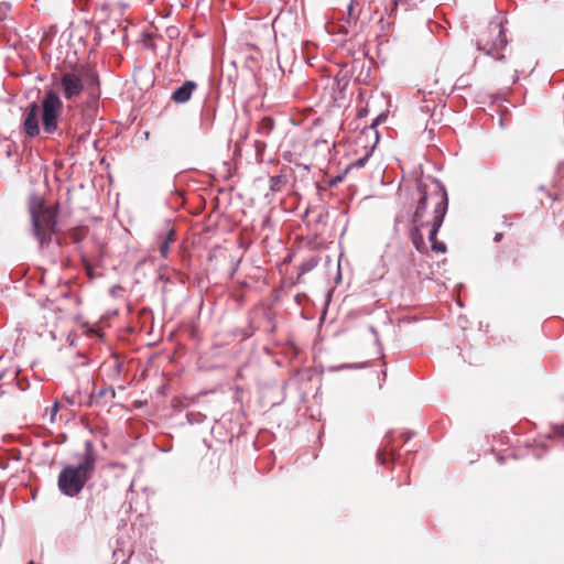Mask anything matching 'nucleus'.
<instances>
[{
	"label": "nucleus",
	"mask_w": 564,
	"mask_h": 564,
	"mask_svg": "<svg viewBox=\"0 0 564 564\" xmlns=\"http://www.w3.org/2000/svg\"><path fill=\"white\" fill-rule=\"evenodd\" d=\"M116 368H117V372L119 373L120 370H121V365L120 364H116Z\"/></svg>",
	"instance_id": "obj_27"
},
{
	"label": "nucleus",
	"mask_w": 564,
	"mask_h": 564,
	"mask_svg": "<svg viewBox=\"0 0 564 564\" xmlns=\"http://www.w3.org/2000/svg\"><path fill=\"white\" fill-rule=\"evenodd\" d=\"M288 184V177L284 174H279L270 177V191L272 193L281 192Z\"/></svg>",
	"instance_id": "obj_12"
},
{
	"label": "nucleus",
	"mask_w": 564,
	"mask_h": 564,
	"mask_svg": "<svg viewBox=\"0 0 564 564\" xmlns=\"http://www.w3.org/2000/svg\"><path fill=\"white\" fill-rule=\"evenodd\" d=\"M31 234L41 249L48 247L56 231L58 205L47 203L41 195L32 193L28 199Z\"/></svg>",
	"instance_id": "obj_2"
},
{
	"label": "nucleus",
	"mask_w": 564,
	"mask_h": 564,
	"mask_svg": "<svg viewBox=\"0 0 564 564\" xmlns=\"http://www.w3.org/2000/svg\"><path fill=\"white\" fill-rule=\"evenodd\" d=\"M175 239V231L173 229H170L163 240L160 242L159 251L163 258H166L170 251V243L173 242Z\"/></svg>",
	"instance_id": "obj_11"
},
{
	"label": "nucleus",
	"mask_w": 564,
	"mask_h": 564,
	"mask_svg": "<svg viewBox=\"0 0 564 564\" xmlns=\"http://www.w3.org/2000/svg\"><path fill=\"white\" fill-rule=\"evenodd\" d=\"M91 78H93V80H96L97 76L95 74H91Z\"/></svg>",
	"instance_id": "obj_28"
},
{
	"label": "nucleus",
	"mask_w": 564,
	"mask_h": 564,
	"mask_svg": "<svg viewBox=\"0 0 564 564\" xmlns=\"http://www.w3.org/2000/svg\"><path fill=\"white\" fill-rule=\"evenodd\" d=\"M380 118H381V117H377V118L373 120V122H372V124H371V127H372V128H373L375 126H377V124L380 122Z\"/></svg>",
	"instance_id": "obj_25"
},
{
	"label": "nucleus",
	"mask_w": 564,
	"mask_h": 564,
	"mask_svg": "<svg viewBox=\"0 0 564 564\" xmlns=\"http://www.w3.org/2000/svg\"><path fill=\"white\" fill-rule=\"evenodd\" d=\"M552 429H553V432L555 435L564 437V425L563 424L553 425Z\"/></svg>",
	"instance_id": "obj_21"
},
{
	"label": "nucleus",
	"mask_w": 564,
	"mask_h": 564,
	"mask_svg": "<svg viewBox=\"0 0 564 564\" xmlns=\"http://www.w3.org/2000/svg\"><path fill=\"white\" fill-rule=\"evenodd\" d=\"M501 239H502V234H501V232H497V234L495 235L494 240H495L496 242H499Z\"/></svg>",
	"instance_id": "obj_24"
},
{
	"label": "nucleus",
	"mask_w": 564,
	"mask_h": 564,
	"mask_svg": "<svg viewBox=\"0 0 564 564\" xmlns=\"http://www.w3.org/2000/svg\"><path fill=\"white\" fill-rule=\"evenodd\" d=\"M196 88L197 84L195 82L186 80L182 86H180L173 91L171 100L175 104H185L191 99Z\"/></svg>",
	"instance_id": "obj_8"
},
{
	"label": "nucleus",
	"mask_w": 564,
	"mask_h": 564,
	"mask_svg": "<svg viewBox=\"0 0 564 564\" xmlns=\"http://www.w3.org/2000/svg\"><path fill=\"white\" fill-rule=\"evenodd\" d=\"M63 399L70 406H83V401L77 394H73V392H65Z\"/></svg>",
	"instance_id": "obj_15"
},
{
	"label": "nucleus",
	"mask_w": 564,
	"mask_h": 564,
	"mask_svg": "<svg viewBox=\"0 0 564 564\" xmlns=\"http://www.w3.org/2000/svg\"><path fill=\"white\" fill-rule=\"evenodd\" d=\"M40 106L36 102H31L23 113L22 129L25 135L30 139L39 138L42 140L43 127L40 126L39 120Z\"/></svg>",
	"instance_id": "obj_6"
},
{
	"label": "nucleus",
	"mask_w": 564,
	"mask_h": 564,
	"mask_svg": "<svg viewBox=\"0 0 564 564\" xmlns=\"http://www.w3.org/2000/svg\"><path fill=\"white\" fill-rule=\"evenodd\" d=\"M416 188L420 197L411 219V241L419 252L426 251L422 229L430 227L429 241L432 250L444 253L446 251V245L437 241L436 236L447 213L448 197L446 189L440 183L435 184V188L431 193H427L421 183L417 184Z\"/></svg>",
	"instance_id": "obj_1"
},
{
	"label": "nucleus",
	"mask_w": 564,
	"mask_h": 564,
	"mask_svg": "<svg viewBox=\"0 0 564 564\" xmlns=\"http://www.w3.org/2000/svg\"><path fill=\"white\" fill-rule=\"evenodd\" d=\"M11 11V4L8 2L0 3V22L4 21Z\"/></svg>",
	"instance_id": "obj_19"
},
{
	"label": "nucleus",
	"mask_w": 564,
	"mask_h": 564,
	"mask_svg": "<svg viewBox=\"0 0 564 564\" xmlns=\"http://www.w3.org/2000/svg\"><path fill=\"white\" fill-rule=\"evenodd\" d=\"M371 152H367L362 158H359L355 161H352L346 169V173H348L349 171H351L352 169H361L366 165L369 156H370Z\"/></svg>",
	"instance_id": "obj_14"
},
{
	"label": "nucleus",
	"mask_w": 564,
	"mask_h": 564,
	"mask_svg": "<svg viewBox=\"0 0 564 564\" xmlns=\"http://www.w3.org/2000/svg\"><path fill=\"white\" fill-rule=\"evenodd\" d=\"M91 406L93 405H102L107 400H112L116 397L115 389L110 386L102 387L98 391H91Z\"/></svg>",
	"instance_id": "obj_9"
},
{
	"label": "nucleus",
	"mask_w": 564,
	"mask_h": 564,
	"mask_svg": "<svg viewBox=\"0 0 564 564\" xmlns=\"http://www.w3.org/2000/svg\"><path fill=\"white\" fill-rule=\"evenodd\" d=\"M422 0H394V4L395 7H399V6H404L405 10H409L413 7H415L419 2H421Z\"/></svg>",
	"instance_id": "obj_18"
},
{
	"label": "nucleus",
	"mask_w": 564,
	"mask_h": 564,
	"mask_svg": "<svg viewBox=\"0 0 564 564\" xmlns=\"http://www.w3.org/2000/svg\"><path fill=\"white\" fill-rule=\"evenodd\" d=\"M393 436V433L392 432H388L384 436V444L382 447H380L377 452V460L379 464L383 465L386 464L387 462V455L390 454L391 456H393V449H390L389 448V442L390 440L392 438Z\"/></svg>",
	"instance_id": "obj_10"
},
{
	"label": "nucleus",
	"mask_w": 564,
	"mask_h": 564,
	"mask_svg": "<svg viewBox=\"0 0 564 564\" xmlns=\"http://www.w3.org/2000/svg\"><path fill=\"white\" fill-rule=\"evenodd\" d=\"M274 129V121L270 117H263L258 123L257 132L261 135H269Z\"/></svg>",
	"instance_id": "obj_13"
},
{
	"label": "nucleus",
	"mask_w": 564,
	"mask_h": 564,
	"mask_svg": "<svg viewBox=\"0 0 564 564\" xmlns=\"http://www.w3.org/2000/svg\"><path fill=\"white\" fill-rule=\"evenodd\" d=\"M360 367H364V365H359V366L341 365L339 368H340V369H344V368H360Z\"/></svg>",
	"instance_id": "obj_23"
},
{
	"label": "nucleus",
	"mask_w": 564,
	"mask_h": 564,
	"mask_svg": "<svg viewBox=\"0 0 564 564\" xmlns=\"http://www.w3.org/2000/svg\"><path fill=\"white\" fill-rule=\"evenodd\" d=\"M361 6V1L360 0H350V3L348 4V14L350 18L352 19H357L358 18V12H356V7H359Z\"/></svg>",
	"instance_id": "obj_17"
},
{
	"label": "nucleus",
	"mask_w": 564,
	"mask_h": 564,
	"mask_svg": "<svg viewBox=\"0 0 564 564\" xmlns=\"http://www.w3.org/2000/svg\"><path fill=\"white\" fill-rule=\"evenodd\" d=\"M97 455L91 441H86L85 452L77 465L65 466L57 480L59 491L67 497L77 496L86 482L91 478L95 470Z\"/></svg>",
	"instance_id": "obj_3"
},
{
	"label": "nucleus",
	"mask_w": 564,
	"mask_h": 564,
	"mask_svg": "<svg viewBox=\"0 0 564 564\" xmlns=\"http://www.w3.org/2000/svg\"><path fill=\"white\" fill-rule=\"evenodd\" d=\"M58 409H59V405L57 402L54 403V405L52 406V410H51V422H54L55 421V416L58 412Z\"/></svg>",
	"instance_id": "obj_22"
},
{
	"label": "nucleus",
	"mask_w": 564,
	"mask_h": 564,
	"mask_svg": "<svg viewBox=\"0 0 564 564\" xmlns=\"http://www.w3.org/2000/svg\"><path fill=\"white\" fill-rule=\"evenodd\" d=\"M41 123L43 127L42 140L62 135L59 117L63 110V101L54 90H46L41 101Z\"/></svg>",
	"instance_id": "obj_4"
},
{
	"label": "nucleus",
	"mask_w": 564,
	"mask_h": 564,
	"mask_svg": "<svg viewBox=\"0 0 564 564\" xmlns=\"http://www.w3.org/2000/svg\"><path fill=\"white\" fill-rule=\"evenodd\" d=\"M490 33L495 35L492 41L479 39L477 41V48L486 55L495 57L497 61H505L506 55L501 53L506 50L508 40L501 23L495 22L489 24Z\"/></svg>",
	"instance_id": "obj_5"
},
{
	"label": "nucleus",
	"mask_w": 564,
	"mask_h": 564,
	"mask_svg": "<svg viewBox=\"0 0 564 564\" xmlns=\"http://www.w3.org/2000/svg\"><path fill=\"white\" fill-rule=\"evenodd\" d=\"M316 265V262L315 261H307V262H304L301 264L300 267V271L301 273H306L308 272L310 270H312L314 267Z\"/></svg>",
	"instance_id": "obj_20"
},
{
	"label": "nucleus",
	"mask_w": 564,
	"mask_h": 564,
	"mask_svg": "<svg viewBox=\"0 0 564 564\" xmlns=\"http://www.w3.org/2000/svg\"><path fill=\"white\" fill-rule=\"evenodd\" d=\"M87 384H91L95 388V383L94 382L87 381Z\"/></svg>",
	"instance_id": "obj_29"
},
{
	"label": "nucleus",
	"mask_w": 564,
	"mask_h": 564,
	"mask_svg": "<svg viewBox=\"0 0 564 564\" xmlns=\"http://www.w3.org/2000/svg\"><path fill=\"white\" fill-rule=\"evenodd\" d=\"M59 86L66 100L78 97L84 90L83 79L74 72L62 73Z\"/></svg>",
	"instance_id": "obj_7"
},
{
	"label": "nucleus",
	"mask_w": 564,
	"mask_h": 564,
	"mask_svg": "<svg viewBox=\"0 0 564 564\" xmlns=\"http://www.w3.org/2000/svg\"><path fill=\"white\" fill-rule=\"evenodd\" d=\"M503 224L506 226H511V223L508 220V217L507 216H503Z\"/></svg>",
	"instance_id": "obj_26"
},
{
	"label": "nucleus",
	"mask_w": 564,
	"mask_h": 564,
	"mask_svg": "<svg viewBox=\"0 0 564 564\" xmlns=\"http://www.w3.org/2000/svg\"><path fill=\"white\" fill-rule=\"evenodd\" d=\"M73 394H77L78 398L83 401V406H91V394L90 393H85L83 394L80 388L78 387L77 389H75L74 391H72Z\"/></svg>",
	"instance_id": "obj_16"
}]
</instances>
